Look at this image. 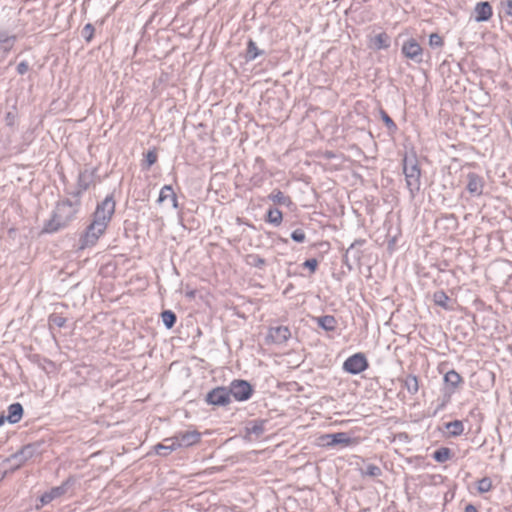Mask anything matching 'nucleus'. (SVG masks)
<instances>
[{
  "label": "nucleus",
  "instance_id": "nucleus-8",
  "mask_svg": "<svg viewBox=\"0 0 512 512\" xmlns=\"http://www.w3.org/2000/svg\"><path fill=\"white\" fill-rule=\"evenodd\" d=\"M206 402L215 406H226L231 402L227 387H216L206 395Z\"/></svg>",
  "mask_w": 512,
  "mask_h": 512
},
{
  "label": "nucleus",
  "instance_id": "nucleus-32",
  "mask_svg": "<svg viewBox=\"0 0 512 512\" xmlns=\"http://www.w3.org/2000/svg\"><path fill=\"white\" fill-rule=\"evenodd\" d=\"M362 473L370 477H378L382 474V471L377 465L368 464Z\"/></svg>",
  "mask_w": 512,
  "mask_h": 512
},
{
  "label": "nucleus",
  "instance_id": "nucleus-24",
  "mask_svg": "<svg viewBox=\"0 0 512 512\" xmlns=\"http://www.w3.org/2000/svg\"><path fill=\"white\" fill-rule=\"evenodd\" d=\"M282 212L277 208H270L267 212V222L279 226L282 223Z\"/></svg>",
  "mask_w": 512,
  "mask_h": 512
},
{
  "label": "nucleus",
  "instance_id": "nucleus-34",
  "mask_svg": "<svg viewBox=\"0 0 512 512\" xmlns=\"http://www.w3.org/2000/svg\"><path fill=\"white\" fill-rule=\"evenodd\" d=\"M429 45L431 47H441L443 46V39L442 37L437 33H432L429 36Z\"/></svg>",
  "mask_w": 512,
  "mask_h": 512
},
{
  "label": "nucleus",
  "instance_id": "nucleus-30",
  "mask_svg": "<svg viewBox=\"0 0 512 512\" xmlns=\"http://www.w3.org/2000/svg\"><path fill=\"white\" fill-rule=\"evenodd\" d=\"M433 300L435 304H437L438 306L447 308V302L449 301V297L443 291H437L433 295Z\"/></svg>",
  "mask_w": 512,
  "mask_h": 512
},
{
  "label": "nucleus",
  "instance_id": "nucleus-11",
  "mask_svg": "<svg viewBox=\"0 0 512 512\" xmlns=\"http://www.w3.org/2000/svg\"><path fill=\"white\" fill-rule=\"evenodd\" d=\"M323 439L327 441L328 446L342 445L346 447L357 443L356 439L349 437L345 432L326 434Z\"/></svg>",
  "mask_w": 512,
  "mask_h": 512
},
{
  "label": "nucleus",
  "instance_id": "nucleus-40",
  "mask_svg": "<svg viewBox=\"0 0 512 512\" xmlns=\"http://www.w3.org/2000/svg\"><path fill=\"white\" fill-rule=\"evenodd\" d=\"M318 262L316 259H308L304 262V266L309 268L312 272L315 271Z\"/></svg>",
  "mask_w": 512,
  "mask_h": 512
},
{
  "label": "nucleus",
  "instance_id": "nucleus-43",
  "mask_svg": "<svg viewBox=\"0 0 512 512\" xmlns=\"http://www.w3.org/2000/svg\"><path fill=\"white\" fill-rule=\"evenodd\" d=\"M505 13L512 16V0H507L504 4Z\"/></svg>",
  "mask_w": 512,
  "mask_h": 512
},
{
  "label": "nucleus",
  "instance_id": "nucleus-4",
  "mask_svg": "<svg viewBox=\"0 0 512 512\" xmlns=\"http://www.w3.org/2000/svg\"><path fill=\"white\" fill-rule=\"evenodd\" d=\"M114 211L115 201L112 196H107L101 203L97 205L93 220L98 221L107 227L112 215L114 214Z\"/></svg>",
  "mask_w": 512,
  "mask_h": 512
},
{
  "label": "nucleus",
  "instance_id": "nucleus-19",
  "mask_svg": "<svg viewBox=\"0 0 512 512\" xmlns=\"http://www.w3.org/2000/svg\"><path fill=\"white\" fill-rule=\"evenodd\" d=\"M444 381L448 386L453 389L457 388L462 383V377L455 370L448 371L444 376Z\"/></svg>",
  "mask_w": 512,
  "mask_h": 512
},
{
  "label": "nucleus",
  "instance_id": "nucleus-3",
  "mask_svg": "<svg viewBox=\"0 0 512 512\" xmlns=\"http://www.w3.org/2000/svg\"><path fill=\"white\" fill-rule=\"evenodd\" d=\"M38 448L39 445L37 444L25 445L19 451L3 460L2 466L6 468V472L17 470L38 453Z\"/></svg>",
  "mask_w": 512,
  "mask_h": 512
},
{
  "label": "nucleus",
  "instance_id": "nucleus-5",
  "mask_svg": "<svg viewBox=\"0 0 512 512\" xmlns=\"http://www.w3.org/2000/svg\"><path fill=\"white\" fill-rule=\"evenodd\" d=\"M106 226L93 220L88 226L84 236L81 238L80 248L84 249L89 246H93L99 237L105 232Z\"/></svg>",
  "mask_w": 512,
  "mask_h": 512
},
{
  "label": "nucleus",
  "instance_id": "nucleus-41",
  "mask_svg": "<svg viewBox=\"0 0 512 512\" xmlns=\"http://www.w3.org/2000/svg\"><path fill=\"white\" fill-rule=\"evenodd\" d=\"M51 321H52L55 325H57L58 327H63V326H64V324H65V322H66L65 318H63V317H61V316H57V315L52 316V317H51Z\"/></svg>",
  "mask_w": 512,
  "mask_h": 512
},
{
  "label": "nucleus",
  "instance_id": "nucleus-42",
  "mask_svg": "<svg viewBox=\"0 0 512 512\" xmlns=\"http://www.w3.org/2000/svg\"><path fill=\"white\" fill-rule=\"evenodd\" d=\"M53 499H54V498H53V495H52V494H50V493L48 492V493L43 494V495L41 496V499H40V500H41L42 504H48V503H50Z\"/></svg>",
  "mask_w": 512,
  "mask_h": 512
},
{
  "label": "nucleus",
  "instance_id": "nucleus-29",
  "mask_svg": "<svg viewBox=\"0 0 512 512\" xmlns=\"http://www.w3.org/2000/svg\"><path fill=\"white\" fill-rule=\"evenodd\" d=\"M15 40V36H7L3 33H0V43L4 44L3 49L5 52H9L12 49Z\"/></svg>",
  "mask_w": 512,
  "mask_h": 512
},
{
  "label": "nucleus",
  "instance_id": "nucleus-45",
  "mask_svg": "<svg viewBox=\"0 0 512 512\" xmlns=\"http://www.w3.org/2000/svg\"><path fill=\"white\" fill-rule=\"evenodd\" d=\"M465 512H478L476 507L472 504H468L466 507H465Z\"/></svg>",
  "mask_w": 512,
  "mask_h": 512
},
{
  "label": "nucleus",
  "instance_id": "nucleus-13",
  "mask_svg": "<svg viewBox=\"0 0 512 512\" xmlns=\"http://www.w3.org/2000/svg\"><path fill=\"white\" fill-rule=\"evenodd\" d=\"M291 336L290 330L286 326L272 327L269 329L268 338L277 344L286 342Z\"/></svg>",
  "mask_w": 512,
  "mask_h": 512
},
{
  "label": "nucleus",
  "instance_id": "nucleus-36",
  "mask_svg": "<svg viewBox=\"0 0 512 512\" xmlns=\"http://www.w3.org/2000/svg\"><path fill=\"white\" fill-rule=\"evenodd\" d=\"M83 36L86 38L87 41H90L92 36H93V33H94V27L92 26V24L88 23L84 26L83 28Z\"/></svg>",
  "mask_w": 512,
  "mask_h": 512
},
{
  "label": "nucleus",
  "instance_id": "nucleus-16",
  "mask_svg": "<svg viewBox=\"0 0 512 512\" xmlns=\"http://www.w3.org/2000/svg\"><path fill=\"white\" fill-rule=\"evenodd\" d=\"M178 449L174 437L166 438L163 443L155 446V452L160 456H167L172 451Z\"/></svg>",
  "mask_w": 512,
  "mask_h": 512
},
{
  "label": "nucleus",
  "instance_id": "nucleus-21",
  "mask_svg": "<svg viewBox=\"0 0 512 512\" xmlns=\"http://www.w3.org/2000/svg\"><path fill=\"white\" fill-rule=\"evenodd\" d=\"M372 43L375 49H386L390 46V37L383 32L376 35L373 38Z\"/></svg>",
  "mask_w": 512,
  "mask_h": 512
},
{
  "label": "nucleus",
  "instance_id": "nucleus-14",
  "mask_svg": "<svg viewBox=\"0 0 512 512\" xmlns=\"http://www.w3.org/2000/svg\"><path fill=\"white\" fill-rule=\"evenodd\" d=\"M475 21L477 22H485L488 21L492 17V7L489 2H479L475 6Z\"/></svg>",
  "mask_w": 512,
  "mask_h": 512
},
{
  "label": "nucleus",
  "instance_id": "nucleus-37",
  "mask_svg": "<svg viewBox=\"0 0 512 512\" xmlns=\"http://www.w3.org/2000/svg\"><path fill=\"white\" fill-rule=\"evenodd\" d=\"M157 161V154L156 152L154 151H149L147 154H146V162H147V166L150 167L152 166L153 164H155Z\"/></svg>",
  "mask_w": 512,
  "mask_h": 512
},
{
  "label": "nucleus",
  "instance_id": "nucleus-2",
  "mask_svg": "<svg viewBox=\"0 0 512 512\" xmlns=\"http://www.w3.org/2000/svg\"><path fill=\"white\" fill-rule=\"evenodd\" d=\"M403 173L405 175L406 186L412 198L419 192L421 182V171L417 160L414 157L405 156L403 159Z\"/></svg>",
  "mask_w": 512,
  "mask_h": 512
},
{
  "label": "nucleus",
  "instance_id": "nucleus-6",
  "mask_svg": "<svg viewBox=\"0 0 512 512\" xmlns=\"http://www.w3.org/2000/svg\"><path fill=\"white\" fill-rule=\"evenodd\" d=\"M230 397L237 401L248 400L253 392L252 386L245 380H233L228 387Z\"/></svg>",
  "mask_w": 512,
  "mask_h": 512
},
{
  "label": "nucleus",
  "instance_id": "nucleus-39",
  "mask_svg": "<svg viewBox=\"0 0 512 512\" xmlns=\"http://www.w3.org/2000/svg\"><path fill=\"white\" fill-rule=\"evenodd\" d=\"M29 69V65L27 62L23 61V62H20L18 65H17V72L21 75L25 74Z\"/></svg>",
  "mask_w": 512,
  "mask_h": 512
},
{
  "label": "nucleus",
  "instance_id": "nucleus-38",
  "mask_svg": "<svg viewBox=\"0 0 512 512\" xmlns=\"http://www.w3.org/2000/svg\"><path fill=\"white\" fill-rule=\"evenodd\" d=\"M64 492H65V487L59 486V487L53 488L49 493L52 494L53 498L55 499V498L61 496Z\"/></svg>",
  "mask_w": 512,
  "mask_h": 512
},
{
  "label": "nucleus",
  "instance_id": "nucleus-35",
  "mask_svg": "<svg viewBox=\"0 0 512 512\" xmlns=\"http://www.w3.org/2000/svg\"><path fill=\"white\" fill-rule=\"evenodd\" d=\"M291 238L298 243H303L306 239V235L303 230L296 229L292 232Z\"/></svg>",
  "mask_w": 512,
  "mask_h": 512
},
{
  "label": "nucleus",
  "instance_id": "nucleus-26",
  "mask_svg": "<svg viewBox=\"0 0 512 512\" xmlns=\"http://www.w3.org/2000/svg\"><path fill=\"white\" fill-rule=\"evenodd\" d=\"M404 386L410 394H416L419 389L417 377L408 375L404 380Z\"/></svg>",
  "mask_w": 512,
  "mask_h": 512
},
{
  "label": "nucleus",
  "instance_id": "nucleus-12",
  "mask_svg": "<svg viewBox=\"0 0 512 512\" xmlns=\"http://www.w3.org/2000/svg\"><path fill=\"white\" fill-rule=\"evenodd\" d=\"M95 172V169H85L80 172L78 176V190L75 193L76 197H79L82 192L86 191L94 183Z\"/></svg>",
  "mask_w": 512,
  "mask_h": 512
},
{
  "label": "nucleus",
  "instance_id": "nucleus-27",
  "mask_svg": "<svg viewBox=\"0 0 512 512\" xmlns=\"http://www.w3.org/2000/svg\"><path fill=\"white\" fill-rule=\"evenodd\" d=\"M433 458L439 463H444L451 458V450L447 447H441L433 453Z\"/></svg>",
  "mask_w": 512,
  "mask_h": 512
},
{
  "label": "nucleus",
  "instance_id": "nucleus-23",
  "mask_svg": "<svg viewBox=\"0 0 512 512\" xmlns=\"http://www.w3.org/2000/svg\"><path fill=\"white\" fill-rule=\"evenodd\" d=\"M448 433L451 436H459L464 431L463 423L459 420H454L445 424Z\"/></svg>",
  "mask_w": 512,
  "mask_h": 512
},
{
  "label": "nucleus",
  "instance_id": "nucleus-25",
  "mask_svg": "<svg viewBox=\"0 0 512 512\" xmlns=\"http://www.w3.org/2000/svg\"><path fill=\"white\" fill-rule=\"evenodd\" d=\"M269 199L272 200L274 203L276 204H280V205H290L291 204V199L290 197L284 195L281 191L279 190H276L274 192H272L270 195H269Z\"/></svg>",
  "mask_w": 512,
  "mask_h": 512
},
{
  "label": "nucleus",
  "instance_id": "nucleus-33",
  "mask_svg": "<svg viewBox=\"0 0 512 512\" xmlns=\"http://www.w3.org/2000/svg\"><path fill=\"white\" fill-rule=\"evenodd\" d=\"M492 488V482L489 478L485 477L479 480L477 489L480 493H485L490 491Z\"/></svg>",
  "mask_w": 512,
  "mask_h": 512
},
{
  "label": "nucleus",
  "instance_id": "nucleus-22",
  "mask_svg": "<svg viewBox=\"0 0 512 512\" xmlns=\"http://www.w3.org/2000/svg\"><path fill=\"white\" fill-rule=\"evenodd\" d=\"M318 325L326 331H333L336 328V319L331 315H325L317 319Z\"/></svg>",
  "mask_w": 512,
  "mask_h": 512
},
{
  "label": "nucleus",
  "instance_id": "nucleus-31",
  "mask_svg": "<svg viewBox=\"0 0 512 512\" xmlns=\"http://www.w3.org/2000/svg\"><path fill=\"white\" fill-rule=\"evenodd\" d=\"M380 115H381V119L383 120V122L385 123L386 127L394 132L397 130V125L395 124V122L391 119V117L384 111V110H381L380 111Z\"/></svg>",
  "mask_w": 512,
  "mask_h": 512
},
{
  "label": "nucleus",
  "instance_id": "nucleus-9",
  "mask_svg": "<svg viewBox=\"0 0 512 512\" xmlns=\"http://www.w3.org/2000/svg\"><path fill=\"white\" fill-rule=\"evenodd\" d=\"M402 53L417 63L422 62V48L415 39H409L403 44Z\"/></svg>",
  "mask_w": 512,
  "mask_h": 512
},
{
  "label": "nucleus",
  "instance_id": "nucleus-15",
  "mask_svg": "<svg viewBox=\"0 0 512 512\" xmlns=\"http://www.w3.org/2000/svg\"><path fill=\"white\" fill-rule=\"evenodd\" d=\"M467 190L470 194L479 196L482 194L483 181L482 178L475 173L468 174Z\"/></svg>",
  "mask_w": 512,
  "mask_h": 512
},
{
  "label": "nucleus",
  "instance_id": "nucleus-46",
  "mask_svg": "<svg viewBox=\"0 0 512 512\" xmlns=\"http://www.w3.org/2000/svg\"><path fill=\"white\" fill-rule=\"evenodd\" d=\"M5 421H7L6 416H4V415L0 416V426H2Z\"/></svg>",
  "mask_w": 512,
  "mask_h": 512
},
{
  "label": "nucleus",
  "instance_id": "nucleus-44",
  "mask_svg": "<svg viewBox=\"0 0 512 512\" xmlns=\"http://www.w3.org/2000/svg\"><path fill=\"white\" fill-rule=\"evenodd\" d=\"M265 264V260L263 258H260L258 256L255 257V263L254 265L257 267H262Z\"/></svg>",
  "mask_w": 512,
  "mask_h": 512
},
{
  "label": "nucleus",
  "instance_id": "nucleus-17",
  "mask_svg": "<svg viewBox=\"0 0 512 512\" xmlns=\"http://www.w3.org/2000/svg\"><path fill=\"white\" fill-rule=\"evenodd\" d=\"M23 415V407L20 403H13L8 407L6 419L11 424L18 423Z\"/></svg>",
  "mask_w": 512,
  "mask_h": 512
},
{
  "label": "nucleus",
  "instance_id": "nucleus-1",
  "mask_svg": "<svg viewBox=\"0 0 512 512\" xmlns=\"http://www.w3.org/2000/svg\"><path fill=\"white\" fill-rule=\"evenodd\" d=\"M79 206V199L75 201L66 199L58 202L51 219L45 224L44 231L53 233L65 228L75 218Z\"/></svg>",
  "mask_w": 512,
  "mask_h": 512
},
{
  "label": "nucleus",
  "instance_id": "nucleus-20",
  "mask_svg": "<svg viewBox=\"0 0 512 512\" xmlns=\"http://www.w3.org/2000/svg\"><path fill=\"white\" fill-rule=\"evenodd\" d=\"M264 53L263 50H260L256 43L253 40H249L247 44V51H246V61H252L256 59L258 56L262 55Z\"/></svg>",
  "mask_w": 512,
  "mask_h": 512
},
{
  "label": "nucleus",
  "instance_id": "nucleus-28",
  "mask_svg": "<svg viewBox=\"0 0 512 512\" xmlns=\"http://www.w3.org/2000/svg\"><path fill=\"white\" fill-rule=\"evenodd\" d=\"M161 318L167 329H171L176 323V315L171 310H165L161 313Z\"/></svg>",
  "mask_w": 512,
  "mask_h": 512
},
{
  "label": "nucleus",
  "instance_id": "nucleus-7",
  "mask_svg": "<svg viewBox=\"0 0 512 512\" xmlns=\"http://www.w3.org/2000/svg\"><path fill=\"white\" fill-rule=\"evenodd\" d=\"M368 368V361L363 353L350 356L344 363V371L350 374H359Z\"/></svg>",
  "mask_w": 512,
  "mask_h": 512
},
{
  "label": "nucleus",
  "instance_id": "nucleus-18",
  "mask_svg": "<svg viewBox=\"0 0 512 512\" xmlns=\"http://www.w3.org/2000/svg\"><path fill=\"white\" fill-rule=\"evenodd\" d=\"M167 199L171 200L173 208H177V206H178L177 197L170 185H165L161 189L159 198H158V202L162 203Z\"/></svg>",
  "mask_w": 512,
  "mask_h": 512
},
{
  "label": "nucleus",
  "instance_id": "nucleus-10",
  "mask_svg": "<svg viewBox=\"0 0 512 512\" xmlns=\"http://www.w3.org/2000/svg\"><path fill=\"white\" fill-rule=\"evenodd\" d=\"M173 437L176 440V446H178V448L190 447L200 441V433L196 430L179 432Z\"/></svg>",
  "mask_w": 512,
  "mask_h": 512
}]
</instances>
